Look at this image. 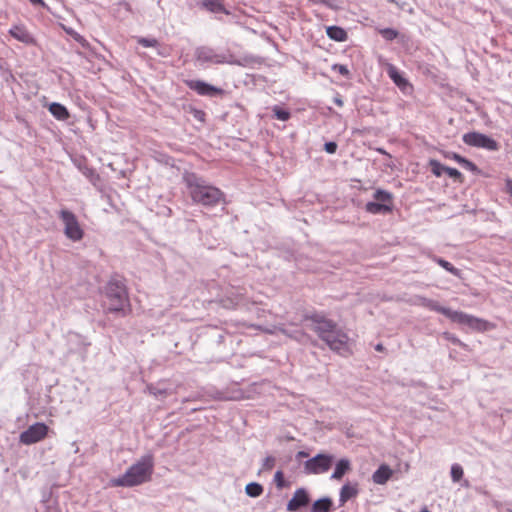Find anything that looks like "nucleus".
I'll list each match as a JSON object with an SVG mask.
<instances>
[{
    "label": "nucleus",
    "mask_w": 512,
    "mask_h": 512,
    "mask_svg": "<svg viewBox=\"0 0 512 512\" xmlns=\"http://www.w3.org/2000/svg\"><path fill=\"white\" fill-rule=\"evenodd\" d=\"M327 36L337 42H344L348 39L347 32L339 26H329L326 28Z\"/></svg>",
    "instance_id": "17"
},
{
    "label": "nucleus",
    "mask_w": 512,
    "mask_h": 512,
    "mask_svg": "<svg viewBox=\"0 0 512 512\" xmlns=\"http://www.w3.org/2000/svg\"><path fill=\"white\" fill-rule=\"evenodd\" d=\"M185 84L191 90H194L199 95L203 96H223L225 94L224 90L215 86H212L201 80H186Z\"/></svg>",
    "instance_id": "11"
},
{
    "label": "nucleus",
    "mask_w": 512,
    "mask_h": 512,
    "mask_svg": "<svg viewBox=\"0 0 512 512\" xmlns=\"http://www.w3.org/2000/svg\"><path fill=\"white\" fill-rule=\"evenodd\" d=\"M332 501L329 498L319 499L314 502L312 512H330Z\"/></svg>",
    "instance_id": "22"
},
{
    "label": "nucleus",
    "mask_w": 512,
    "mask_h": 512,
    "mask_svg": "<svg viewBox=\"0 0 512 512\" xmlns=\"http://www.w3.org/2000/svg\"><path fill=\"white\" fill-rule=\"evenodd\" d=\"M50 113L58 120L64 121L70 117V113L67 108L60 103H52L49 106Z\"/></svg>",
    "instance_id": "19"
},
{
    "label": "nucleus",
    "mask_w": 512,
    "mask_h": 512,
    "mask_svg": "<svg viewBox=\"0 0 512 512\" xmlns=\"http://www.w3.org/2000/svg\"><path fill=\"white\" fill-rule=\"evenodd\" d=\"M419 301L423 307H425L431 311H435V312L443 314L444 316L449 318L452 322H455V323H458L461 325H466L476 331H486L489 328L488 321L477 318L473 315L466 314L461 311H453L450 308L441 306L438 302H436L432 299L421 297L419 299Z\"/></svg>",
    "instance_id": "5"
},
{
    "label": "nucleus",
    "mask_w": 512,
    "mask_h": 512,
    "mask_svg": "<svg viewBox=\"0 0 512 512\" xmlns=\"http://www.w3.org/2000/svg\"><path fill=\"white\" fill-rule=\"evenodd\" d=\"M153 471L154 457L152 454H147L131 465L122 476L112 479L111 484L114 487L138 486L149 482Z\"/></svg>",
    "instance_id": "3"
},
{
    "label": "nucleus",
    "mask_w": 512,
    "mask_h": 512,
    "mask_svg": "<svg viewBox=\"0 0 512 512\" xmlns=\"http://www.w3.org/2000/svg\"><path fill=\"white\" fill-rule=\"evenodd\" d=\"M195 58L200 64L231 63L225 55L217 54L212 48L204 46L195 50Z\"/></svg>",
    "instance_id": "10"
},
{
    "label": "nucleus",
    "mask_w": 512,
    "mask_h": 512,
    "mask_svg": "<svg viewBox=\"0 0 512 512\" xmlns=\"http://www.w3.org/2000/svg\"><path fill=\"white\" fill-rule=\"evenodd\" d=\"M358 494V485L347 483L342 486L340 490L339 501L341 505L345 504L351 498L356 497Z\"/></svg>",
    "instance_id": "15"
},
{
    "label": "nucleus",
    "mask_w": 512,
    "mask_h": 512,
    "mask_svg": "<svg viewBox=\"0 0 512 512\" xmlns=\"http://www.w3.org/2000/svg\"><path fill=\"white\" fill-rule=\"evenodd\" d=\"M450 158L453 159L454 161H456L457 163L461 164V165H463V163L466 160V158L462 157L461 155H459L457 153H452Z\"/></svg>",
    "instance_id": "38"
},
{
    "label": "nucleus",
    "mask_w": 512,
    "mask_h": 512,
    "mask_svg": "<svg viewBox=\"0 0 512 512\" xmlns=\"http://www.w3.org/2000/svg\"><path fill=\"white\" fill-rule=\"evenodd\" d=\"M464 475L463 468L459 464H453L451 466V478L454 482H459Z\"/></svg>",
    "instance_id": "27"
},
{
    "label": "nucleus",
    "mask_w": 512,
    "mask_h": 512,
    "mask_svg": "<svg viewBox=\"0 0 512 512\" xmlns=\"http://www.w3.org/2000/svg\"><path fill=\"white\" fill-rule=\"evenodd\" d=\"M263 331L268 334H274L275 331H279L280 333H282L284 335H289L287 330L283 327H274V329H264Z\"/></svg>",
    "instance_id": "37"
},
{
    "label": "nucleus",
    "mask_w": 512,
    "mask_h": 512,
    "mask_svg": "<svg viewBox=\"0 0 512 512\" xmlns=\"http://www.w3.org/2000/svg\"><path fill=\"white\" fill-rule=\"evenodd\" d=\"M272 111L274 113V116L278 120L287 121V120L290 119V116H291L290 112L287 111V110L282 109L281 107H279L277 105L272 108Z\"/></svg>",
    "instance_id": "26"
},
{
    "label": "nucleus",
    "mask_w": 512,
    "mask_h": 512,
    "mask_svg": "<svg viewBox=\"0 0 512 512\" xmlns=\"http://www.w3.org/2000/svg\"><path fill=\"white\" fill-rule=\"evenodd\" d=\"M107 313H119L126 316L131 311V305L125 284L117 279H111L104 288Z\"/></svg>",
    "instance_id": "4"
},
{
    "label": "nucleus",
    "mask_w": 512,
    "mask_h": 512,
    "mask_svg": "<svg viewBox=\"0 0 512 512\" xmlns=\"http://www.w3.org/2000/svg\"><path fill=\"white\" fill-rule=\"evenodd\" d=\"M245 491L250 497H258L263 493V487L259 483L252 482L246 485Z\"/></svg>",
    "instance_id": "25"
},
{
    "label": "nucleus",
    "mask_w": 512,
    "mask_h": 512,
    "mask_svg": "<svg viewBox=\"0 0 512 512\" xmlns=\"http://www.w3.org/2000/svg\"><path fill=\"white\" fill-rule=\"evenodd\" d=\"M435 262L454 276L461 277V271L454 267L450 262L442 258H435Z\"/></svg>",
    "instance_id": "24"
},
{
    "label": "nucleus",
    "mask_w": 512,
    "mask_h": 512,
    "mask_svg": "<svg viewBox=\"0 0 512 512\" xmlns=\"http://www.w3.org/2000/svg\"><path fill=\"white\" fill-rule=\"evenodd\" d=\"M448 339L453 343V344H456V345H459L461 347H466V345L460 340L458 339L457 337L455 336H449Z\"/></svg>",
    "instance_id": "40"
},
{
    "label": "nucleus",
    "mask_w": 512,
    "mask_h": 512,
    "mask_svg": "<svg viewBox=\"0 0 512 512\" xmlns=\"http://www.w3.org/2000/svg\"><path fill=\"white\" fill-rule=\"evenodd\" d=\"M463 142L469 146L484 148L491 151L498 149V143L494 139L479 132H469L464 134Z\"/></svg>",
    "instance_id": "9"
},
{
    "label": "nucleus",
    "mask_w": 512,
    "mask_h": 512,
    "mask_svg": "<svg viewBox=\"0 0 512 512\" xmlns=\"http://www.w3.org/2000/svg\"><path fill=\"white\" fill-rule=\"evenodd\" d=\"M183 179L188 194L194 204L205 207H215L224 202V192L218 187L206 183L195 173H186Z\"/></svg>",
    "instance_id": "2"
},
{
    "label": "nucleus",
    "mask_w": 512,
    "mask_h": 512,
    "mask_svg": "<svg viewBox=\"0 0 512 512\" xmlns=\"http://www.w3.org/2000/svg\"><path fill=\"white\" fill-rule=\"evenodd\" d=\"M334 103L339 107L343 106V100L340 97H336Z\"/></svg>",
    "instance_id": "43"
},
{
    "label": "nucleus",
    "mask_w": 512,
    "mask_h": 512,
    "mask_svg": "<svg viewBox=\"0 0 512 512\" xmlns=\"http://www.w3.org/2000/svg\"><path fill=\"white\" fill-rule=\"evenodd\" d=\"M48 432L49 427L45 423L37 422L23 431L19 436V440L24 445L35 444L45 439Z\"/></svg>",
    "instance_id": "7"
},
{
    "label": "nucleus",
    "mask_w": 512,
    "mask_h": 512,
    "mask_svg": "<svg viewBox=\"0 0 512 512\" xmlns=\"http://www.w3.org/2000/svg\"><path fill=\"white\" fill-rule=\"evenodd\" d=\"M203 6L213 13H227L223 4V0H203Z\"/></svg>",
    "instance_id": "21"
},
{
    "label": "nucleus",
    "mask_w": 512,
    "mask_h": 512,
    "mask_svg": "<svg viewBox=\"0 0 512 512\" xmlns=\"http://www.w3.org/2000/svg\"><path fill=\"white\" fill-rule=\"evenodd\" d=\"M309 503V495L304 488L297 489L287 504V510L294 512Z\"/></svg>",
    "instance_id": "12"
},
{
    "label": "nucleus",
    "mask_w": 512,
    "mask_h": 512,
    "mask_svg": "<svg viewBox=\"0 0 512 512\" xmlns=\"http://www.w3.org/2000/svg\"><path fill=\"white\" fill-rule=\"evenodd\" d=\"M333 70L338 71L343 76H348L349 75V70H348V68L345 65L335 64L333 66Z\"/></svg>",
    "instance_id": "34"
},
{
    "label": "nucleus",
    "mask_w": 512,
    "mask_h": 512,
    "mask_svg": "<svg viewBox=\"0 0 512 512\" xmlns=\"http://www.w3.org/2000/svg\"><path fill=\"white\" fill-rule=\"evenodd\" d=\"M374 198L379 203H384V204L390 205L392 207L393 196H392V194L390 192L378 189L374 193Z\"/></svg>",
    "instance_id": "23"
},
{
    "label": "nucleus",
    "mask_w": 512,
    "mask_h": 512,
    "mask_svg": "<svg viewBox=\"0 0 512 512\" xmlns=\"http://www.w3.org/2000/svg\"><path fill=\"white\" fill-rule=\"evenodd\" d=\"M506 188H507L508 193L512 196V180L511 179H508L506 181Z\"/></svg>",
    "instance_id": "41"
},
{
    "label": "nucleus",
    "mask_w": 512,
    "mask_h": 512,
    "mask_svg": "<svg viewBox=\"0 0 512 512\" xmlns=\"http://www.w3.org/2000/svg\"><path fill=\"white\" fill-rule=\"evenodd\" d=\"M393 470L386 464H382L379 468L373 473L372 480L375 484L384 485L388 482V480L392 477Z\"/></svg>",
    "instance_id": "14"
},
{
    "label": "nucleus",
    "mask_w": 512,
    "mask_h": 512,
    "mask_svg": "<svg viewBox=\"0 0 512 512\" xmlns=\"http://www.w3.org/2000/svg\"><path fill=\"white\" fill-rule=\"evenodd\" d=\"M421 512H430L428 509L424 508L421 510Z\"/></svg>",
    "instance_id": "46"
},
{
    "label": "nucleus",
    "mask_w": 512,
    "mask_h": 512,
    "mask_svg": "<svg viewBox=\"0 0 512 512\" xmlns=\"http://www.w3.org/2000/svg\"><path fill=\"white\" fill-rule=\"evenodd\" d=\"M138 44H140L143 47H157L158 41L155 38H144V37H138L137 38Z\"/></svg>",
    "instance_id": "29"
},
{
    "label": "nucleus",
    "mask_w": 512,
    "mask_h": 512,
    "mask_svg": "<svg viewBox=\"0 0 512 512\" xmlns=\"http://www.w3.org/2000/svg\"><path fill=\"white\" fill-rule=\"evenodd\" d=\"M9 34L16 40L25 44H34V38L24 26L16 25L9 30Z\"/></svg>",
    "instance_id": "13"
},
{
    "label": "nucleus",
    "mask_w": 512,
    "mask_h": 512,
    "mask_svg": "<svg viewBox=\"0 0 512 512\" xmlns=\"http://www.w3.org/2000/svg\"><path fill=\"white\" fill-rule=\"evenodd\" d=\"M275 465V458L272 456H268L264 459L263 469L271 470Z\"/></svg>",
    "instance_id": "33"
},
{
    "label": "nucleus",
    "mask_w": 512,
    "mask_h": 512,
    "mask_svg": "<svg viewBox=\"0 0 512 512\" xmlns=\"http://www.w3.org/2000/svg\"><path fill=\"white\" fill-rule=\"evenodd\" d=\"M380 34L386 39V40H394L398 36V32L392 28H385L380 30Z\"/></svg>",
    "instance_id": "30"
},
{
    "label": "nucleus",
    "mask_w": 512,
    "mask_h": 512,
    "mask_svg": "<svg viewBox=\"0 0 512 512\" xmlns=\"http://www.w3.org/2000/svg\"><path fill=\"white\" fill-rule=\"evenodd\" d=\"M192 114L194 118H196L199 121H204L205 119V112L199 109H193Z\"/></svg>",
    "instance_id": "36"
},
{
    "label": "nucleus",
    "mask_w": 512,
    "mask_h": 512,
    "mask_svg": "<svg viewBox=\"0 0 512 512\" xmlns=\"http://www.w3.org/2000/svg\"><path fill=\"white\" fill-rule=\"evenodd\" d=\"M59 217L64 224L65 236L74 242L82 240L84 237V231L81 228L75 214L69 210L64 209L59 212Z\"/></svg>",
    "instance_id": "6"
},
{
    "label": "nucleus",
    "mask_w": 512,
    "mask_h": 512,
    "mask_svg": "<svg viewBox=\"0 0 512 512\" xmlns=\"http://www.w3.org/2000/svg\"><path fill=\"white\" fill-rule=\"evenodd\" d=\"M274 481L276 483V486L279 489H282L286 486L285 480H284V474L282 471H277L274 475Z\"/></svg>",
    "instance_id": "31"
},
{
    "label": "nucleus",
    "mask_w": 512,
    "mask_h": 512,
    "mask_svg": "<svg viewBox=\"0 0 512 512\" xmlns=\"http://www.w3.org/2000/svg\"><path fill=\"white\" fill-rule=\"evenodd\" d=\"M365 209L371 214L390 213L392 211L390 205L379 202H368Z\"/></svg>",
    "instance_id": "20"
},
{
    "label": "nucleus",
    "mask_w": 512,
    "mask_h": 512,
    "mask_svg": "<svg viewBox=\"0 0 512 512\" xmlns=\"http://www.w3.org/2000/svg\"><path fill=\"white\" fill-rule=\"evenodd\" d=\"M387 73L399 88L404 89L408 85V81L399 73L398 69L394 65H387Z\"/></svg>",
    "instance_id": "16"
},
{
    "label": "nucleus",
    "mask_w": 512,
    "mask_h": 512,
    "mask_svg": "<svg viewBox=\"0 0 512 512\" xmlns=\"http://www.w3.org/2000/svg\"><path fill=\"white\" fill-rule=\"evenodd\" d=\"M429 164H430L432 173L436 177H440L442 175V173L445 172L446 166H443L439 161L431 160Z\"/></svg>",
    "instance_id": "28"
},
{
    "label": "nucleus",
    "mask_w": 512,
    "mask_h": 512,
    "mask_svg": "<svg viewBox=\"0 0 512 512\" xmlns=\"http://www.w3.org/2000/svg\"><path fill=\"white\" fill-rule=\"evenodd\" d=\"M375 350L378 351V352H383L384 351V346L379 343L375 346Z\"/></svg>",
    "instance_id": "45"
},
{
    "label": "nucleus",
    "mask_w": 512,
    "mask_h": 512,
    "mask_svg": "<svg viewBox=\"0 0 512 512\" xmlns=\"http://www.w3.org/2000/svg\"><path fill=\"white\" fill-rule=\"evenodd\" d=\"M306 457H308V453L305 451H299L297 453V458H306Z\"/></svg>",
    "instance_id": "44"
},
{
    "label": "nucleus",
    "mask_w": 512,
    "mask_h": 512,
    "mask_svg": "<svg viewBox=\"0 0 512 512\" xmlns=\"http://www.w3.org/2000/svg\"><path fill=\"white\" fill-rule=\"evenodd\" d=\"M463 167H465L466 169L470 170V171H475L476 170V165L471 162L470 160L466 159L465 162L463 163L462 165Z\"/></svg>",
    "instance_id": "39"
},
{
    "label": "nucleus",
    "mask_w": 512,
    "mask_h": 512,
    "mask_svg": "<svg viewBox=\"0 0 512 512\" xmlns=\"http://www.w3.org/2000/svg\"><path fill=\"white\" fill-rule=\"evenodd\" d=\"M333 456L328 454H318L304 463L306 474H322L327 472L333 463Z\"/></svg>",
    "instance_id": "8"
},
{
    "label": "nucleus",
    "mask_w": 512,
    "mask_h": 512,
    "mask_svg": "<svg viewBox=\"0 0 512 512\" xmlns=\"http://www.w3.org/2000/svg\"><path fill=\"white\" fill-rule=\"evenodd\" d=\"M351 463L348 459H341L337 462L335 470L331 475V478L334 480H341L343 476L350 471Z\"/></svg>",
    "instance_id": "18"
},
{
    "label": "nucleus",
    "mask_w": 512,
    "mask_h": 512,
    "mask_svg": "<svg viewBox=\"0 0 512 512\" xmlns=\"http://www.w3.org/2000/svg\"><path fill=\"white\" fill-rule=\"evenodd\" d=\"M445 173L448 174L449 177L455 179V180H462V174L460 171H458L457 169L455 168H451V167H446L445 168Z\"/></svg>",
    "instance_id": "32"
},
{
    "label": "nucleus",
    "mask_w": 512,
    "mask_h": 512,
    "mask_svg": "<svg viewBox=\"0 0 512 512\" xmlns=\"http://www.w3.org/2000/svg\"><path fill=\"white\" fill-rule=\"evenodd\" d=\"M33 5H40L45 6V3L43 0H29Z\"/></svg>",
    "instance_id": "42"
},
{
    "label": "nucleus",
    "mask_w": 512,
    "mask_h": 512,
    "mask_svg": "<svg viewBox=\"0 0 512 512\" xmlns=\"http://www.w3.org/2000/svg\"><path fill=\"white\" fill-rule=\"evenodd\" d=\"M304 320L311 322L310 328L332 351L342 356L351 354L349 336L338 328L335 321L328 319L322 313L307 314L304 316Z\"/></svg>",
    "instance_id": "1"
},
{
    "label": "nucleus",
    "mask_w": 512,
    "mask_h": 512,
    "mask_svg": "<svg viewBox=\"0 0 512 512\" xmlns=\"http://www.w3.org/2000/svg\"><path fill=\"white\" fill-rule=\"evenodd\" d=\"M337 150V144L335 142H327L325 144V151L329 154H334Z\"/></svg>",
    "instance_id": "35"
}]
</instances>
